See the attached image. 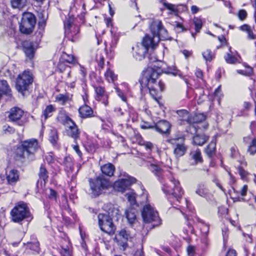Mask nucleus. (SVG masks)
Wrapping results in <instances>:
<instances>
[{"mask_svg": "<svg viewBox=\"0 0 256 256\" xmlns=\"http://www.w3.org/2000/svg\"><path fill=\"white\" fill-rule=\"evenodd\" d=\"M159 73L152 68H148L143 70L140 82L142 88H147L152 98L158 102L161 97L160 92L164 89V84L161 80L158 81Z\"/></svg>", "mask_w": 256, "mask_h": 256, "instance_id": "nucleus-1", "label": "nucleus"}, {"mask_svg": "<svg viewBox=\"0 0 256 256\" xmlns=\"http://www.w3.org/2000/svg\"><path fill=\"white\" fill-rule=\"evenodd\" d=\"M84 10L85 4L82 0H75L73 6L70 7L69 18L64 22L65 36L72 42L76 40L80 32L79 26L74 18V14L78 13V16L82 19Z\"/></svg>", "mask_w": 256, "mask_h": 256, "instance_id": "nucleus-2", "label": "nucleus"}, {"mask_svg": "<svg viewBox=\"0 0 256 256\" xmlns=\"http://www.w3.org/2000/svg\"><path fill=\"white\" fill-rule=\"evenodd\" d=\"M38 148V142L36 139H30L22 142L16 150V158L19 160L27 158L32 160L35 152Z\"/></svg>", "mask_w": 256, "mask_h": 256, "instance_id": "nucleus-3", "label": "nucleus"}, {"mask_svg": "<svg viewBox=\"0 0 256 256\" xmlns=\"http://www.w3.org/2000/svg\"><path fill=\"white\" fill-rule=\"evenodd\" d=\"M170 184L169 186L164 185L162 188L163 192L166 194H168V200L170 202L173 200L180 202L184 192L181 187L180 182L172 177L170 178Z\"/></svg>", "mask_w": 256, "mask_h": 256, "instance_id": "nucleus-4", "label": "nucleus"}, {"mask_svg": "<svg viewBox=\"0 0 256 256\" xmlns=\"http://www.w3.org/2000/svg\"><path fill=\"white\" fill-rule=\"evenodd\" d=\"M12 218L15 222H20L26 218H30V212L27 204L20 202L16 204L10 212Z\"/></svg>", "mask_w": 256, "mask_h": 256, "instance_id": "nucleus-5", "label": "nucleus"}, {"mask_svg": "<svg viewBox=\"0 0 256 256\" xmlns=\"http://www.w3.org/2000/svg\"><path fill=\"white\" fill-rule=\"evenodd\" d=\"M88 182L92 190L91 194L94 196L100 195L110 186L109 181L102 176H100L95 179L90 178Z\"/></svg>", "mask_w": 256, "mask_h": 256, "instance_id": "nucleus-6", "label": "nucleus"}, {"mask_svg": "<svg viewBox=\"0 0 256 256\" xmlns=\"http://www.w3.org/2000/svg\"><path fill=\"white\" fill-rule=\"evenodd\" d=\"M184 137L181 135L175 136L168 140V142L172 146L173 154L176 158H179L185 154L188 146L184 144Z\"/></svg>", "mask_w": 256, "mask_h": 256, "instance_id": "nucleus-7", "label": "nucleus"}, {"mask_svg": "<svg viewBox=\"0 0 256 256\" xmlns=\"http://www.w3.org/2000/svg\"><path fill=\"white\" fill-rule=\"evenodd\" d=\"M142 216L144 222H153V227L160 224V220L158 212L150 204H146L144 206L142 211Z\"/></svg>", "mask_w": 256, "mask_h": 256, "instance_id": "nucleus-8", "label": "nucleus"}, {"mask_svg": "<svg viewBox=\"0 0 256 256\" xmlns=\"http://www.w3.org/2000/svg\"><path fill=\"white\" fill-rule=\"evenodd\" d=\"M32 82V74L30 71L25 70L18 76L16 80V88L18 92L24 94V92L28 90L29 86Z\"/></svg>", "mask_w": 256, "mask_h": 256, "instance_id": "nucleus-9", "label": "nucleus"}, {"mask_svg": "<svg viewBox=\"0 0 256 256\" xmlns=\"http://www.w3.org/2000/svg\"><path fill=\"white\" fill-rule=\"evenodd\" d=\"M36 23V18L32 14L24 13L20 24V31L23 34H30L32 32Z\"/></svg>", "mask_w": 256, "mask_h": 256, "instance_id": "nucleus-10", "label": "nucleus"}, {"mask_svg": "<svg viewBox=\"0 0 256 256\" xmlns=\"http://www.w3.org/2000/svg\"><path fill=\"white\" fill-rule=\"evenodd\" d=\"M136 182V179L134 178L128 176L126 172H124L123 178H120L114 183V188L116 191L123 192Z\"/></svg>", "mask_w": 256, "mask_h": 256, "instance_id": "nucleus-11", "label": "nucleus"}, {"mask_svg": "<svg viewBox=\"0 0 256 256\" xmlns=\"http://www.w3.org/2000/svg\"><path fill=\"white\" fill-rule=\"evenodd\" d=\"M98 220L99 226L102 231L109 234L114 232V226L108 214H100L98 215Z\"/></svg>", "mask_w": 256, "mask_h": 256, "instance_id": "nucleus-12", "label": "nucleus"}, {"mask_svg": "<svg viewBox=\"0 0 256 256\" xmlns=\"http://www.w3.org/2000/svg\"><path fill=\"white\" fill-rule=\"evenodd\" d=\"M150 31L152 36H158L160 39H166L168 32L162 26L161 21L156 20L152 22L150 26Z\"/></svg>", "mask_w": 256, "mask_h": 256, "instance_id": "nucleus-13", "label": "nucleus"}, {"mask_svg": "<svg viewBox=\"0 0 256 256\" xmlns=\"http://www.w3.org/2000/svg\"><path fill=\"white\" fill-rule=\"evenodd\" d=\"M8 118L10 121L16 122L18 126H22L24 124L25 121L22 119L23 116L24 111L18 107L12 108L8 112Z\"/></svg>", "mask_w": 256, "mask_h": 256, "instance_id": "nucleus-14", "label": "nucleus"}, {"mask_svg": "<svg viewBox=\"0 0 256 256\" xmlns=\"http://www.w3.org/2000/svg\"><path fill=\"white\" fill-rule=\"evenodd\" d=\"M133 57L136 60H142L144 58L148 49L142 43H137L132 47Z\"/></svg>", "mask_w": 256, "mask_h": 256, "instance_id": "nucleus-15", "label": "nucleus"}, {"mask_svg": "<svg viewBox=\"0 0 256 256\" xmlns=\"http://www.w3.org/2000/svg\"><path fill=\"white\" fill-rule=\"evenodd\" d=\"M150 164H148L149 170L156 176L158 180L162 182L164 172L161 168L156 164L153 159L148 162Z\"/></svg>", "mask_w": 256, "mask_h": 256, "instance_id": "nucleus-16", "label": "nucleus"}, {"mask_svg": "<svg viewBox=\"0 0 256 256\" xmlns=\"http://www.w3.org/2000/svg\"><path fill=\"white\" fill-rule=\"evenodd\" d=\"M96 92V99L97 100H102V102L106 106L108 104V96L104 88L102 86H94Z\"/></svg>", "mask_w": 256, "mask_h": 256, "instance_id": "nucleus-17", "label": "nucleus"}, {"mask_svg": "<svg viewBox=\"0 0 256 256\" xmlns=\"http://www.w3.org/2000/svg\"><path fill=\"white\" fill-rule=\"evenodd\" d=\"M160 38L158 36H152V37H150L149 36H146L142 40V43L148 50L150 48L152 50L154 49L155 48L158 46V44L160 41Z\"/></svg>", "mask_w": 256, "mask_h": 256, "instance_id": "nucleus-18", "label": "nucleus"}, {"mask_svg": "<svg viewBox=\"0 0 256 256\" xmlns=\"http://www.w3.org/2000/svg\"><path fill=\"white\" fill-rule=\"evenodd\" d=\"M170 128V124L166 120L160 121L155 126L156 130L162 134H169Z\"/></svg>", "mask_w": 256, "mask_h": 256, "instance_id": "nucleus-19", "label": "nucleus"}, {"mask_svg": "<svg viewBox=\"0 0 256 256\" xmlns=\"http://www.w3.org/2000/svg\"><path fill=\"white\" fill-rule=\"evenodd\" d=\"M178 114V120L180 124L190 123V117L187 110H179L177 112Z\"/></svg>", "mask_w": 256, "mask_h": 256, "instance_id": "nucleus-20", "label": "nucleus"}, {"mask_svg": "<svg viewBox=\"0 0 256 256\" xmlns=\"http://www.w3.org/2000/svg\"><path fill=\"white\" fill-rule=\"evenodd\" d=\"M56 119L58 122H60L64 126H66L68 124H70L72 122V120L68 116L65 110L63 109H61L58 114Z\"/></svg>", "mask_w": 256, "mask_h": 256, "instance_id": "nucleus-21", "label": "nucleus"}, {"mask_svg": "<svg viewBox=\"0 0 256 256\" xmlns=\"http://www.w3.org/2000/svg\"><path fill=\"white\" fill-rule=\"evenodd\" d=\"M6 180L8 184H14L19 180L18 172L16 170H11L6 174Z\"/></svg>", "mask_w": 256, "mask_h": 256, "instance_id": "nucleus-22", "label": "nucleus"}, {"mask_svg": "<svg viewBox=\"0 0 256 256\" xmlns=\"http://www.w3.org/2000/svg\"><path fill=\"white\" fill-rule=\"evenodd\" d=\"M68 128V135L74 140L77 139L80 136V130L76 125V123L72 120L70 124H68L66 126Z\"/></svg>", "mask_w": 256, "mask_h": 256, "instance_id": "nucleus-23", "label": "nucleus"}, {"mask_svg": "<svg viewBox=\"0 0 256 256\" xmlns=\"http://www.w3.org/2000/svg\"><path fill=\"white\" fill-rule=\"evenodd\" d=\"M78 112L80 116L82 118L92 117L93 116V110L92 108L86 104L80 106L78 109Z\"/></svg>", "mask_w": 256, "mask_h": 256, "instance_id": "nucleus-24", "label": "nucleus"}, {"mask_svg": "<svg viewBox=\"0 0 256 256\" xmlns=\"http://www.w3.org/2000/svg\"><path fill=\"white\" fill-rule=\"evenodd\" d=\"M205 119L206 116L202 114H195L192 117H190V124H192L191 126V128L194 129V132H196L197 128L194 124L200 123L204 121Z\"/></svg>", "mask_w": 256, "mask_h": 256, "instance_id": "nucleus-25", "label": "nucleus"}, {"mask_svg": "<svg viewBox=\"0 0 256 256\" xmlns=\"http://www.w3.org/2000/svg\"><path fill=\"white\" fill-rule=\"evenodd\" d=\"M196 193L201 197L207 198L209 196L210 192L206 186L202 184L198 185L195 191Z\"/></svg>", "mask_w": 256, "mask_h": 256, "instance_id": "nucleus-26", "label": "nucleus"}, {"mask_svg": "<svg viewBox=\"0 0 256 256\" xmlns=\"http://www.w3.org/2000/svg\"><path fill=\"white\" fill-rule=\"evenodd\" d=\"M56 110V108L52 105L50 104L46 106L45 109L42 111V114L41 116V120L42 122L46 121L48 118L52 116V114Z\"/></svg>", "mask_w": 256, "mask_h": 256, "instance_id": "nucleus-27", "label": "nucleus"}, {"mask_svg": "<svg viewBox=\"0 0 256 256\" xmlns=\"http://www.w3.org/2000/svg\"><path fill=\"white\" fill-rule=\"evenodd\" d=\"M125 216L130 224H134L136 220V210L133 208H128L125 211Z\"/></svg>", "mask_w": 256, "mask_h": 256, "instance_id": "nucleus-28", "label": "nucleus"}, {"mask_svg": "<svg viewBox=\"0 0 256 256\" xmlns=\"http://www.w3.org/2000/svg\"><path fill=\"white\" fill-rule=\"evenodd\" d=\"M100 169L103 174L111 176L114 174L115 168L112 164L108 163L102 166Z\"/></svg>", "mask_w": 256, "mask_h": 256, "instance_id": "nucleus-29", "label": "nucleus"}, {"mask_svg": "<svg viewBox=\"0 0 256 256\" xmlns=\"http://www.w3.org/2000/svg\"><path fill=\"white\" fill-rule=\"evenodd\" d=\"M60 60L61 62H66L68 64H78V61L76 58L72 54H68L65 52H63L61 55Z\"/></svg>", "mask_w": 256, "mask_h": 256, "instance_id": "nucleus-30", "label": "nucleus"}, {"mask_svg": "<svg viewBox=\"0 0 256 256\" xmlns=\"http://www.w3.org/2000/svg\"><path fill=\"white\" fill-rule=\"evenodd\" d=\"M190 156L191 159L194 160V164L202 162L201 152L198 148L191 151L190 152Z\"/></svg>", "mask_w": 256, "mask_h": 256, "instance_id": "nucleus-31", "label": "nucleus"}, {"mask_svg": "<svg viewBox=\"0 0 256 256\" xmlns=\"http://www.w3.org/2000/svg\"><path fill=\"white\" fill-rule=\"evenodd\" d=\"M24 51L26 56L30 59L34 56V50L31 44L24 42Z\"/></svg>", "mask_w": 256, "mask_h": 256, "instance_id": "nucleus-32", "label": "nucleus"}, {"mask_svg": "<svg viewBox=\"0 0 256 256\" xmlns=\"http://www.w3.org/2000/svg\"><path fill=\"white\" fill-rule=\"evenodd\" d=\"M216 146V136H214L212 141L205 150L206 153L209 157H212L215 152Z\"/></svg>", "mask_w": 256, "mask_h": 256, "instance_id": "nucleus-33", "label": "nucleus"}, {"mask_svg": "<svg viewBox=\"0 0 256 256\" xmlns=\"http://www.w3.org/2000/svg\"><path fill=\"white\" fill-rule=\"evenodd\" d=\"M208 139L206 135L196 134L193 138V144L198 146H202Z\"/></svg>", "mask_w": 256, "mask_h": 256, "instance_id": "nucleus-34", "label": "nucleus"}, {"mask_svg": "<svg viewBox=\"0 0 256 256\" xmlns=\"http://www.w3.org/2000/svg\"><path fill=\"white\" fill-rule=\"evenodd\" d=\"M68 245L66 246L63 244L61 246L62 249L60 253L62 256H72V246L69 241H68Z\"/></svg>", "mask_w": 256, "mask_h": 256, "instance_id": "nucleus-35", "label": "nucleus"}, {"mask_svg": "<svg viewBox=\"0 0 256 256\" xmlns=\"http://www.w3.org/2000/svg\"><path fill=\"white\" fill-rule=\"evenodd\" d=\"M10 2L13 8L21 9L26 6L27 0H11Z\"/></svg>", "mask_w": 256, "mask_h": 256, "instance_id": "nucleus-36", "label": "nucleus"}, {"mask_svg": "<svg viewBox=\"0 0 256 256\" xmlns=\"http://www.w3.org/2000/svg\"><path fill=\"white\" fill-rule=\"evenodd\" d=\"M104 77L108 82H114L117 80V76H116L113 71L110 68H108L104 74Z\"/></svg>", "mask_w": 256, "mask_h": 256, "instance_id": "nucleus-37", "label": "nucleus"}, {"mask_svg": "<svg viewBox=\"0 0 256 256\" xmlns=\"http://www.w3.org/2000/svg\"><path fill=\"white\" fill-rule=\"evenodd\" d=\"M26 248L36 252H38L40 250L39 242L34 240V242H28L26 244Z\"/></svg>", "mask_w": 256, "mask_h": 256, "instance_id": "nucleus-38", "label": "nucleus"}, {"mask_svg": "<svg viewBox=\"0 0 256 256\" xmlns=\"http://www.w3.org/2000/svg\"><path fill=\"white\" fill-rule=\"evenodd\" d=\"M203 58L206 62H210L214 58V54L210 50L207 49L202 54Z\"/></svg>", "mask_w": 256, "mask_h": 256, "instance_id": "nucleus-39", "label": "nucleus"}, {"mask_svg": "<svg viewBox=\"0 0 256 256\" xmlns=\"http://www.w3.org/2000/svg\"><path fill=\"white\" fill-rule=\"evenodd\" d=\"M38 175L40 178L44 182V184H45L46 181L47 180L48 178V172L46 168L43 166L42 165L40 168Z\"/></svg>", "mask_w": 256, "mask_h": 256, "instance_id": "nucleus-40", "label": "nucleus"}, {"mask_svg": "<svg viewBox=\"0 0 256 256\" xmlns=\"http://www.w3.org/2000/svg\"><path fill=\"white\" fill-rule=\"evenodd\" d=\"M45 26V22H39L38 24V30L36 31V36L38 37L39 40H40L41 38H42L44 32V28Z\"/></svg>", "mask_w": 256, "mask_h": 256, "instance_id": "nucleus-41", "label": "nucleus"}, {"mask_svg": "<svg viewBox=\"0 0 256 256\" xmlns=\"http://www.w3.org/2000/svg\"><path fill=\"white\" fill-rule=\"evenodd\" d=\"M248 152L251 155H254L256 153V138H253L248 144Z\"/></svg>", "mask_w": 256, "mask_h": 256, "instance_id": "nucleus-42", "label": "nucleus"}, {"mask_svg": "<svg viewBox=\"0 0 256 256\" xmlns=\"http://www.w3.org/2000/svg\"><path fill=\"white\" fill-rule=\"evenodd\" d=\"M64 164L66 166V170L68 172H72L73 169L72 160L70 157L65 158Z\"/></svg>", "mask_w": 256, "mask_h": 256, "instance_id": "nucleus-43", "label": "nucleus"}, {"mask_svg": "<svg viewBox=\"0 0 256 256\" xmlns=\"http://www.w3.org/2000/svg\"><path fill=\"white\" fill-rule=\"evenodd\" d=\"M192 22L194 25L196 32H199L202 26V20L198 18H194Z\"/></svg>", "mask_w": 256, "mask_h": 256, "instance_id": "nucleus-44", "label": "nucleus"}, {"mask_svg": "<svg viewBox=\"0 0 256 256\" xmlns=\"http://www.w3.org/2000/svg\"><path fill=\"white\" fill-rule=\"evenodd\" d=\"M224 59L227 63L230 64H234L238 60L236 56L229 53H227L224 56Z\"/></svg>", "mask_w": 256, "mask_h": 256, "instance_id": "nucleus-45", "label": "nucleus"}, {"mask_svg": "<svg viewBox=\"0 0 256 256\" xmlns=\"http://www.w3.org/2000/svg\"><path fill=\"white\" fill-rule=\"evenodd\" d=\"M56 99L57 101L61 102L62 104L64 105L69 100L68 96L59 94L56 96Z\"/></svg>", "mask_w": 256, "mask_h": 256, "instance_id": "nucleus-46", "label": "nucleus"}, {"mask_svg": "<svg viewBox=\"0 0 256 256\" xmlns=\"http://www.w3.org/2000/svg\"><path fill=\"white\" fill-rule=\"evenodd\" d=\"M46 194L47 196L52 200H56L57 194L56 192L52 188L46 190Z\"/></svg>", "mask_w": 256, "mask_h": 256, "instance_id": "nucleus-47", "label": "nucleus"}, {"mask_svg": "<svg viewBox=\"0 0 256 256\" xmlns=\"http://www.w3.org/2000/svg\"><path fill=\"white\" fill-rule=\"evenodd\" d=\"M126 196L128 202L131 204H134L136 202V194L132 192H130L126 194Z\"/></svg>", "mask_w": 256, "mask_h": 256, "instance_id": "nucleus-48", "label": "nucleus"}, {"mask_svg": "<svg viewBox=\"0 0 256 256\" xmlns=\"http://www.w3.org/2000/svg\"><path fill=\"white\" fill-rule=\"evenodd\" d=\"M238 74L245 75L250 76L252 73V68L250 66H246L244 70H237Z\"/></svg>", "mask_w": 256, "mask_h": 256, "instance_id": "nucleus-49", "label": "nucleus"}, {"mask_svg": "<svg viewBox=\"0 0 256 256\" xmlns=\"http://www.w3.org/2000/svg\"><path fill=\"white\" fill-rule=\"evenodd\" d=\"M188 256H195L196 254V248L193 246H188L186 248Z\"/></svg>", "mask_w": 256, "mask_h": 256, "instance_id": "nucleus-50", "label": "nucleus"}, {"mask_svg": "<svg viewBox=\"0 0 256 256\" xmlns=\"http://www.w3.org/2000/svg\"><path fill=\"white\" fill-rule=\"evenodd\" d=\"M247 12L244 10H240L238 12V17L240 20H244L247 17Z\"/></svg>", "mask_w": 256, "mask_h": 256, "instance_id": "nucleus-51", "label": "nucleus"}, {"mask_svg": "<svg viewBox=\"0 0 256 256\" xmlns=\"http://www.w3.org/2000/svg\"><path fill=\"white\" fill-rule=\"evenodd\" d=\"M200 222L202 224L200 227V230L202 234L206 235L209 231V226L202 222V221H200Z\"/></svg>", "mask_w": 256, "mask_h": 256, "instance_id": "nucleus-52", "label": "nucleus"}, {"mask_svg": "<svg viewBox=\"0 0 256 256\" xmlns=\"http://www.w3.org/2000/svg\"><path fill=\"white\" fill-rule=\"evenodd\" d=\"M58 139L57 132L56 130H52L51 131L50 136V140L52 143L56 142Z\"/></svg>", "mask_w": 256, "mask_h": 256, "instance_id": "nucleus-53", "label": "nucleus"}, {"mask_svg": "<svg viewBox=\"0 0 256 256\" xmlns=\"http://www.w3.org/2000/svg\"><path fill=\"white\" fill-rule=\"evenodd\" d=\"M3 130L5 134H11L14 133L15 132L14 128L9 126H4Z\"/></svg>", "mask_w": 256, "mask_h": 256, "instance_id": "nucleus-54", "label": "nucleus"}, {"mask_svg": "<svg viewBox=\"0 0 256 256\" xmlns=\"http://www.w3.org/2000/svg\"><path fill=\"white\" fill-rule=\"evenodd\" d=\"M163 4L167 9L169 10H170L174 12L176 11V8L175 6L172 4L167 3L166 2H164Z\"/></svg>", "mask_w": 256, "mask_h": 256, "instance_id": "nucleus-55", "label": "nucleus"}, {"mask_svg": "<svg viewBox=\"0 0 256 256\" xmlns=\"http://www.w3.org/2000/svg\"><path fill=\"white\" fill-rule=\"evenodd\" d=\"M141 145L144 146L146 150H152L153 148V144L150 142H143L141 143Z\"/></svg>", "mask_w": 256, "mask_h": 256, "instance_id": "nucleus-56", "label": "nucleus"}, {"mask_svg": "<svg viewBox=\"0 0 256 256\" xmlns=\"http://www.w3.org/2000/svg\"><path fill=\"white\" fill-rule=\"evenodd\" d=\"M115 89L118 95L121 98V99L123 101L126 102V98L124 94L118 88H115Z\"/></svg>", "mask_w": 256, "mask_h": 256, "instance_id": "nucleus-57", "label": "nucleus"}, {"mask_svg": "<svg viewBox=\"0 0 256 256\" xmlns=\"http://www.w3.org/2000/svg\"><path fill=\"white\" fill-rule=\"evenodd\" d=\"M238 172L240 174V176L241 178L244 179V178H246V176H247L248 175V172H246L244 168H242L241 166H239L238 168Z\"/></svg>", "mask_w": 256, "mask_h": 256, "instance_id": "nucleus-58", "label": "nucleus"}, {"mask_svg": "<svg viewBox=\"0 0 256 256\" xmlns=\"http://www.w3.org/2000/svg\"><path fill=\"white\" fill-rule=\"evenodd\" d=\"M118 40L116 37H114V38L112 40L110 44V50L111 52L114 51V48L116 47Z\"/></svg>", "mask_w": 256, "mask_h": 256, "instance_id": "nucleus-59", "label": "nucleus"}, {"mask_svg": "<svg viewBox=\"0 0 256 256\" xmlns=\"http://www.w3.org/2000/svg\"><path fill=\"white\" fill-rule=\"evenodd\" d=\"M214 96L216 97H218V101L220 102V98L222 96V94L221 93V88L220 86H219L214 92Z\"/></svg>", "mask_w": 256, "mask_h": 256, "instance_id": "nucleus-60", "label": "nucleus"}, {"mask_svg": "<svg viewBox=\"0 0 256 256\" xmlns=\"http://www.w3.org/2000/svg\"><path fill=\"white\" fill-rule=\"evenodd\" d=\"M119 236L127 240L128 236L125 230H122L119 232Z\"/></svg>", "mask_w": 256, "mask_h": 256, "instance_id": "nucleus-61", "label": "nucleus"}, {"mask_svg": "<svg viewBox=\"0 0 256 256\" xmlns=\"http://www.w3.org/2000/svg\"><path fill=\"white\" fill-rule=\"evenodd\" d=\"M58 68L60 72H62L64 70L66 67L65 66L64 62H61L60 60V62L58 64Z\"/></svg>", "mask_w": 256, "mask_h": 256, "instance_id": "nucleus-62", "label": "nucleus"}, {"mask_svg": "<svg viewBox=\"0 0 256 256\" xmlns=\"http://www.w3.org/2000/svg\"><path fill=\"white\" fill-rule=\"evenodd\" d=\"M240 29L242 31H244V32H247V33L248 32H249L251 30L250 26L246 24H244L240 28Z\"/></svg>", "mask_w": 256, "mask_h": 256, "instance_id": "nucleus-63", "label": "nucleus"}, {"mask_svg": "<svg viewBox=\"0 0 256 256\" xmlns=\"http://www.w3.org/2000/svg\"><path fill=\"white\" fill-rule=\"evenodd\" d=\"M225 256H236V253L235 250H229Z\"/></svg>", "mask_w": 256, "mask_h": 256, "instance_id": "nucleus-64", "label": "nucleus"}]
</instances>
